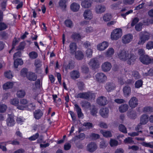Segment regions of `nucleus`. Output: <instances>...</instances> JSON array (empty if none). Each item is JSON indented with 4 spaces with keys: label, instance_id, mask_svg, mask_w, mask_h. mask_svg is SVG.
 Listing matches in <instances>:
<instances>
[{
    "label": "nucleus",
    "instance_id": "nucleus-1",
    "mask_svg": "<svg viewBox=\"0 0 153 153\" xmlns=\"http://www.w3.org/2000/svg\"><path fill=\"white\" fill-rule=\"evenodd\" d=\"M117 57L120 60L128 61L131 64L134 62L137 57L130 51L126 50H120L117 53Z\"/></svg>",
    "mask_w": 153,
    "mask_h": 153
},
{
    "label": "nucleus",
    "instance_id": "nucleus-2",
    "mask_svg": "<svg viewBox=\"0 0 153 153\" xmlns=\"http://www.w3.org/2000/svg\"><path fill=\"white\" fill-rule=\"evenodd\" d=\"M139 40L138 44L143 45L147 41L149 40L151 37V33L146 31L142 32L139 34Z\"/></svg>",
    "mask_w": 153,
    "mask_h": 153
},
{
    "label": "nucleus",
    "instance_id": "nucleus-3",
    "mask_svg": "<svg viewBox=\"0 0 153 153\" xmlns=\"http://www.w3.org/2000/svg\"><path fill=\"white\" fill-rule=\"evenodd\" d=\"M122 35V30L120 28H116L111 32V38L112 40H117L120 38Z\"/></svg>",
    "mask_w": 153,
    "mask_h": 153
},
{
    "label": "nucleus",
    "instance_id": "nucleus-4",
    "mask_svg": "<svg viewBox=\"0 0 153 153\" xmlns=\"http://www.w3.org/2000/svg\"><path fill=\"white\" fill-rule=\"evenodd\" d=\"M95 94L91 92H82L78 93L77 96V98L85 99H92L95 97Z\"/></svg>",
    "mask_w": 153,
    "mask_h": 153
},
{
    "label": "nucleus",
    "instance_id": "nucleus-5",
    "mask_svg": "<svg viewBox=\"0 0 153 153\" xmlns=\"http://www.w3.org/2000/svg\"><path fill=\"white\" fill-rule=\"evenodd\" d=\"M140 60L144 64L148 65L153 63V57H150L146 55L140 56Z\"/></svg>",
    "mask_w": 153,
    "mask_h": 153
},
{
    "label": "nucleus",
    "instance_id": "nucleus-6",
    "mask_svg": "<svg viewBox=\"0 0 153 153\" xmlns=\"http://www.w3.org/2000/svg\"><path fill=\"white\" fill-rule=\"evenodd\" d=\"M28 101L26 99H21L20 101L19 105L17 106V109L19 110H24L25 108H27L28 106H31L32 107L33 106L32 103L27 105Z\"/></svg>",
    "mask_w": 153,
    "mask_h": 153
},
{
    "label": "nucleus",
    "instance_id": "nucleus-7",
    "mask_svg": "<svg viewBox=\"0 0 153 153\" xmlns=\"http://www.w3.org/2000/svg\"><path fill=\"white\" fill-rule=\"evenodd\" d=\"M83 15L84 19L86 20L90 21L93 19V17L92 12L89 9L85 10Z\"/></svg>",
    "mask_w": 153,
    "mask_h": 153
},
{
    "label": "nucleus",
    "instance_id": "nucleus-8",
    "mask_svg": "<svg viewBox=\"0 0 153 153\" xmlns=\"http://www.w3.org/2000/svg\"><path fill=\"white\" fill-rule=\"evenodd\" d=\"M96 80L99 82H103L107 79L106 75L102 73H97L95 76Z\"/></svg>",
    "mask_w": 153,
    "mask_h": 153
},
{
    "label": "nucleus",
    "instance_id": "nucleus-9",
    "mask_svg": "<svg viewBox=\"0 0 153 153\" xmlns=\"http://www.w3.org/2000/svg\"><path fill=\"white\" fill-rule=\"evenodd\" d=\"M88 64L90 67L93 68H98L100 65L99 60L96 58L91 59Z\"/></svg>",
    "mask_w": 153,
    "mask_h": 153
},
{
    "label": "nucleus",
    "instance_id": "nucleus-10",
    "mask_svg": "<svg viewBox=\"0 0 153 153\" xmlns=\"http://www.w3.org/2000/svg\"><path fill=\"white\" fill-rule=\"evenodd\" d=\"M112 68L111 63L108 62H105L102 63L101 65L102 70L104 72L109 71Z\"/></svg>",
    "mask_w": 153,
    "mask_h": 153
},
{
    "label": "nucleus",
    "instance_id": "nucleus-11",
    "mask_svg": "<svg viewBox=\"0 0 153 153\" xmlns=\"http://www.w3.org/2000/svg\"><path fill=\"white\" fill-rule=\"evenodd\" d=\"M138 104V100L136 97H132L128 102L129 106L132 108L136 107Z\"/></svg>",
    "mask_w": 153,
    "mask_h": 153
},
{
    "label": "nucleus",
    "instance_id": "nucleus-12",
    "mask_svg": "<svg viewBox=\"0 0 153 153\" xmlns=\"http://www.w3.org/2000/svg\"><path fill=\"white\" fill-rule=\"evenodd\" d=\"M97 144L94 142H91L87 146V150L91 152H94L97 149Z\"/></svg>",
    "mask_w": 153,
    "mask_h": 153
},
{
    "label": "nucleus",
    "instance_id": "nucleus-13",
    "mask_svg": "<svg viewBox=\"0 0 153 153\" xmlns=\"http://www.w3.org/2000/svg\"><path fill=\"white\" fill-rule=\"evenodd\" d=\"M133 38L132 35L130 34H128L123 36L122 38V42L124 44H127L131 41Z\"/></svg>",
    "mask_w": 153,
    "mask_h": 153
},
{
    "label": "nucleus",
    "instance_id": "nucleus-14",
    "mask_svg": "<svg viewBox=\"0 0 153 153\" xmlns=\"http://www.w3.org/2000/svg\"><path fill=\"white\" fill-rule=\"evenodd\" d=\"M106 10L105 6L103 5L98 4L95 7V10L97 14H101L104 12Z\"/></svg>",
    "mask_w": 153,
    "mask_h": 153
},
{
    "label": "nucleus",
    "instance_id": "nucleus-15",
    "mask_svg": "<svg viewBox=\"0 0 153 153\" xmlns=\"http://www.w3.org/2000/svg\"><path fill=\"white\" fill-rule=\"evenodd\" d=\"M97 103L100 105H104L108 103L106 98L103 96H101L98 98L97 100Z\"/></svg>",
    "mask_w": 153,
    "mask_h": 153
},
{
    "label": "nucleus",
    "instance_id": "nucleus-16",
    "mask_svg": "<svg viewBox=\"0 0 153 153\" xmlns=\"http://www.w3.org/2000/svg\"><path fill=\"white\" fill-rule=\"evenodd\" d=\"M124 96L127 97H129L131 93V89L130 87L128 85L125 86L123 89Z\"/></svg>",
    "mask_w": 153,
    "mask_h": 153
},
{
    "label": "nucleus",
    "instance_id": "nucleus-17",
    "mask_svg": "<svg viewBox=\"0 0 153 153\" xmlns=\"http://www.w3.org/2000/svg\"><path fill=\"white\" fill-rule=\"evenodd\" d=\"M108 46V43L106 42H103L97 45V49L100 51H103L106 49Z\"/></svg>",
    "mask_w": 153,
    "mask_h": 153
},
{
    "label": "nucleus",
    "instance_id": "nucleus-18",
    "mask_svg": "<svg viewBox=\"0 0 153 153\" xmlns=\"http://www.w3.org/2000/svg\"><path fill=\"white\" fill-rule=\"evenodd\" d=\"M109 111V109L108 108H103L100 110V113L102 117L106 118L108 116Z\"/></svg>",
    "mask_w": 153,
    "mask_h": 153
},
{
    "label": "nucleus",
    "instance_id": "nucleus-19",
    "mask_svg": "<svg viewBox=\"0 0 153 153\" xmlns=\"http://www.w3.org/2000/svg\"><path fill=\"white\" fill-rule=\"evenodd\" d=\"M81 104L83 109L85 110H88L89 109H91V108L92 107L90 103L87 101H82L81 103Z\"/></svg>",
    "mask_w": 153,
    "mask_h": 153
},
{
    "label": "nucleus",
    "instance_id": "nucleus-20",
    "mask_svg": "<svg viewBox=\"0 0 153 153\" xmlns=\"http://www.w3.org/2000/svg\"><path fill=\"white\" fill-rule=\"evenodd\" d=\"M80 7V6L79 4L76 2L72 3L70 5L71 10L74 12H76L78 11Z\"/></svg>",
    "mask_w": 153,
    "mask_h": 153
},
{
    "label": "nucleus",
    "instance_id": "nucleus-21",
    "mask_svg": "<svg viewBox=\"0 0 153 153\" xmlns=\"http://www.w3.org/2000/svg\"><path fill=\"white\" fill-rule=\"evenodd\" d=\"M148 117L147 115L144 114L140 118V124L144 125L146 124L148 122Z\"/></svg>",
    "mask_w": 153,
    "mask_h": 153
},
{
    "label": "nucleus",
    "instance_id": "nucleus-22",
    "mask_svg": "<svg viewBox=\"0 0 153 153\" xmlns=\"http://www.w3.org/2000/svg\"><path fill=\"white\" fill-rule=\"evenodd\" d=\"M71 78L74 79H76L79 78L80 76V73L77 71H73L70 73Z\"/></svg>",
    "mask_w": 153,
    "mask_h": 153
},
{
    "label": "nucleus",
    "instance_id": "nucleus-23",
    "mask_svg": "<svg viewBox=\"0 0 153 153\" xmlns=\"http://www.w3.org/2000/svg\"><path fill=\"white\" fill-rule=\"evenodd\" d=\"M33 114L34 118L38 120L42 116L43 113L42 111L38 109L35 111Z\"/></svg>",
    "mask_w": 153,
    "mask_h": 153
},
{
    "label": "nucleus",
    "instance_id": "nucleus-24",
    "mask_svg": "<svg viewBox=\"0 0 153 153\" xmlns=\"http://www.w3.org/2000/svg\"><path fill=\"white\" fill-rule=\"evenodd\" d=\"M27 78L30 81H35L37 77L35 73L32 72H29L28 73L27 76Z\"/></svg>",
    "mask_w": 153,
    "mask_h": 153
},
{
    "label": "nucleus",
    "instance_id": "nucleus-25",
    "mask_svg": "<svg viewBox=\"0 0 153 153\" xmlns=\"http://www.w3.org/2000/svg\"><path fill=\"white\" fill-rule=\"evenodd\" d=\"M15 122L13 117L11 116H9L7 120V126H12L14 125Z\"/></svg>",
    "mask_w": 153,
    "mask_h": 153
},
{
    "label": "nucleus",
    "instance_id": "nucleus-26",
    "mask_svg": "<svg viewBox=\"0 0 153 153\" xmlns=\"http://www.w3.org/2000/svg\"><path fill=\"white\" fill-rule=\"evenodd\" d=\"M115 86L112 82L107 83L105 86V88L108 91H110L114 89Z\"/></svg>",
    "mask_w": 153,
    "mask_h": 153
},
{
    "label": "nucleus",
    "instance_id": "nucleus-27",
    "mask_svg": "<svg viewBox=\"0 0 153 153\" xmlns=\"http://www.w3.org/2000/svg\"><path fill=\"white\" fill-rule=\"evenodd\" d=\"M69 48L70 53L72 54H74L77 48V46L76 43L74 42L71 43L69 45Z\"/></svg>",
    "mask_w": 153,
    "mask_h": 153
},
{
    "label": "nucleus",
    "instance_id": "nucleus-28",
    "mask_svg": "<svg viewBox=\"0 0 153 153\" xmlns=\"http://www.w3.org/2000/svg\"><path fill=\"white\" fill-rule=\"evenodd\" d=\"M13 82H8L4 83L3 85V89L6 90L12 88L13 86Z\"/></svg>",
    "mask_w": 153,
    "mask_h": 153
},
{
    "label": "nucleus",
    "instance_id": "nucleus-29",
    "mask_svg": "<svg viewBox=\"0 0 153 153\" xmlns=\"http://www.w3.org/2000/svg\"><path fill=\"white\" fill-rule=\"evenodd\" d=\"M114 53V49L112 48H109L105 53V54L106 57H111Z\"/></svg>",
    "mask_w": 153,
    "mask_h": 153
},
{
    "label": "nucleus",
    "instance_id": "nucleus-30",
    "mask_svg": "<svg viewBox=\"0 0 153 153\" xmlns=\"http://www.w3.org/2000/svg\"><path fill=\"white\" fill-rule=\"evenodd\" d=\"M84 57L83 53L81 51H78L75 53V57L78 60H81Z\"/></svg>",
    "mask_w": 153,
    "mask_h": 153
},
{
    "label": "nucleus",
    "instance_id": "nucleus-31",
    "mask_svg": "<svg viewBox=\"0 0 153 153\" xmlns=\"http://www.w3.org/2000/svg\"><path fill=\"white\" fill-rule=\"evenodd\" d=\"M128 108V106L127 104H122L120 105L119 108V110L120 112L123 113L126 111Z\"/></svg>",
    "mask_w": 153,
    "mask_h": 153
},
{
    "label": "nucleus",
    "instance_id": "nucleus-32",
    "mask_svg": "<svg viewBox=\"0 0 153 153\" xmlns=\"http://www.w3.org/2000/svg\"><path fill=\"white\" fill-rule=\"evenodd\" d=\"M76 111L77 112L78 117L79 118L82 117L83 115L82 114L81 109L80 108L79 106L77 104L74 105Z\"/></svg>",
    "mask_w": 153,
    "mask_h": 153
},
{
    "label": "nucleus",
    "instance_id": "nucleus-33",
    "mask_svg": "<svg viewBox=\"0 0 153 153\" xmlns=\"http://www.w3.org/2000/svg\"><path fill=\"white\" fill-rule=\"evenodd\" d=\"M100 132L105 137H111L112 136L111 132L109 131L101 130H100Z\"/></svg>",
    "mask_w": 153,
    "mask_h": 153
},
{
    "label": "nucleus",
    "instance_id": "nucleus-34",
    "mask_svg": "<svg viewBox=\"0 0 153 153\" xmlns=\"http://www.w3.org/2000/svg\"><path fill=\"white\" fill-rule=\"evenodd\" d=\"M25 91L24 90H19L17 91L16 95L19 98L23 97L25 95Z\"/></svg>",
    "mask_w": 153,
    "mask_h": 153
},
{
    "label": "nucleus",
    "instance_id": "nucleus-35",
    "mask_svg": "<svg viewBox=\"0 0 153 153\" xmlns=\"http://www.w3.org/2000/svg\"><path fill=\"white\" fill-rule=\"evenodd\" d=\"M14 67L17 68L19 65H21L23 64V61L22 59H14Z\"/></svg>",
    "mask_w": 153,
    "mask_h": 153
},
{
    "label": "nucleus",
    "instance_id": "nucleus-36",
    "mask_svg": "<svg viewBox=\"0 0 153 153\" xmlns=\"http://www.w3.org/2000/svg\"><path fill=\"white\" fill-rule=\"evenodd\" d=\"M127 114L129 118L132 119H135L137 117L136 112L133 111L128 112Z\"/></svg>",
    "mask_w": 153,
    "mask_h": 153
},
{
    "label": "nucleus",
    "instance_id": "nucleus-37",
    "mask_svg": "<svg viewBox=\"0 0 153 153\" xmlns=\"http://www.w3.org/2000/svg\"><path fill=\"white\" fill-rule=\"evenodd\" d=\"M10 103L11 104L16 106L17 108V106L19 105V100L17 98H14L11 99L10 100Z\"/></svg>",
    "mask_w": 153,
    "mask_h": 153
},
{
    "label": "nucleus",
    "instance_id": "nucleus-38",
    "mask_svg": "<svg viewBox=\"0 0 153 153\" xmlns=\"http://www.w3.org/2000/svg\"><path fill=\"white\" fill-rule=\"evenodd\" d=\"M111 18V15L110 14L106 13L103 16L102 19L104 21L107 22L109 21Z\"/></svg>",
    "mask_w": 153,
    "mask_h": 153
},
{
    "label": "nucleus",
    "instance_id": "nucleus-39",
    "mask_svg": "<svg viewBox=\"0 0 153 153\" xmlns=\"http://www.w3.org/2000/svg\"><path fill=\"white\" fill-rule=\"evenodd\" d=\"M146 48L148 50L153 49V41H150L148 42L146 44Z\"/></svg>",
    "mask_w": 153,
    "mask_h": 153
},
{
    "label": "nucleus",
    "instance_id": "nucleus-40",
    "mask_svg": "<svg viewBox=\"0 0 153 153\" xmlns=\"http://www.w3.org/2000/svg\"><path fill=\"white\" fill-rule=\"evenodd\" d=\"M141 144L143 146L146 147H149L151 148H153V142L146 143V142H143L141 143Z\"/></svg>",
    "mask_w": 153,
    "mask_h": 153
},
{
    "label": "nucleus",
    "instance_id": "nucleus-41",
    "mask_svg": "<svg viewBox=\"0 0 153 153\" xmlns=\"http://www.w3.org/2000/svg\"><path fill=\"white\" fill-rule=\"evenodd\" d=\"M65 24L67 27L70 28L72 27L73 25L72 22L70 19H67L65 20Z\"/></svg>",
    "mask_w": 153,
    "mask_h": 153
},
{
    "label": "nucleus",
    "instance_id": "nucleus-42",
    "mask_svg": "<svg viewBox=\"0 0 153 153\" xmlns=\"http://www.w3.org/2000/svg\"><path fill=\"white\" fill-rule=\"evenodd\" d=\"M37 53L35 51H32L29 53V56L31 59H35L38 57Z\"/></svg>",
    "mask_w": 153,
    "mask_h": 153
},
{
    "label": "nucleus",
    "instance_id": "nucleus-43",
    "mask_svg": "<svg viewBox=\"0 0 153 153\" xmlns=\"http://www.w3.org/2000/svg\"><path fill=\"white\" fill-rule=\"evenodd\" d=\"M90 137L92 140H95L99 139L100 137V136L98 134L92 133L91 134Z\"/></svg>",
    "mask_w": 153,
    "mask_h": 153
},
{
    "label": "nucleus",
    "instance_id": "nucleus-44",
    "mask_svg": "<svg viewBox=\"0 0 153 153\" xmlns=\"http://www.w3.org/2000/svg\"><path fill=\"white\" fill-rule=\"evenodd\" d=\"M5 76L7 78L11 79L13 76V74L10 71H7L4 73Z\"/></svg>",
    "mask_w": 153,
    "mask_h": 153
},
{
    "label": "nucleus",
    "instance_id": "nucleus-45",
    "mask_svg": "<svg viewBox=\"0 0 153 153\" xmlns=\"http://www.w3.org/2000/svg\"><path fill=\"white\" fill-rule=\"evenodd\" d=\"M119 129L120 131L124 133H127L126 127L123 124H120L119 126Z\"/></svg>",
    "mask_w": 153,
    "mask_h": 153
},
{
    "label": "nucleus",
    "instance_id": "nucleus-46",
    "mask_svg": "<svg viewBox=\"0 0 153 153\" xmlns=\"http://www.w3.org/2000/svg\"><path fill=\"white\" fill-rule=\"evenodd\" d=\"M93 51L90 48H88L85 52V54L87 57L91 58L92 56Z\"/></svg>",
    "mask_w": 153,
    "mask_h": 153
},
{
    "label": "nucleus",
    "instance_id": "nucleus-47",
    "mask_svg": "<svg viewBox=\"0 0 153 153\" xmlns=\"http://www.w3.org/2000/svg\"><path fill=\"white\" fill-rule=\"evenodd\" d=\"M123 142L125 144H131L134 143V141L132 138L128 137L126 138Z\"/></svg>",
    "mask_w": 153,
    "mask_h": 153
},
{
    "label": "nucleus",
    "instance_id": "nucleus-48",
    "mask_svg": "<svg viewBox=\"0 0 153 153\" xmlns=\"http://www.w3.org/2000/svg\"><path fill=\"white\" fill-rule=\"evenodd\" d=\"M118 144V142L117 141L112 139H110V145L111 147L117 146Z\"/></svg>",
    "mask_w": 153,
    "mask_h": 153
},
{
    "label": "nucleus",
    "instance_id": "nucleus-49",
    "mask_svg": "<svg viewBox=\"0 0 153 153\" xmlns=\"http://www.w3.org/2000/svg\"><path fill=\"white\" fill-rule=\"evenodd\" d=\"M108 144L105 141L102 140L100 142L99 147L100 149H104L107 146Z\"/></svg>",
    "mask_w": 153,
    "mask_h": 153
},
{
    "label": "nucleus",
    "instance_id": "nucleus-50",
    "mask_svg": "<svg viewBox=\"0 0 153 153\" xmlns=\"http://www.w3.org/2000/svg\"><path fill=\"white\" fill-rule=\"evenodd\" d=\"M28 72H27V69L24 68L22 69L21 71V75L23 77H27V75Z\"/></svg>",
    "mask_w": 153,
    "mask_h": 153
},
{
    "label": "nucleus",
    "instance_id": "nucleus-51",
    "mask_svg": "<svg viewBox=\"0 0 153 153\" xmlns=\"http://www.w3.org/2000/svg\"><path fill=\"white\" fill-rule=\"evenodd\" d=\"M143 85V81L141 80L137 81L135 84V87L136 88H139L142 86Z\"/></svg>",
    "mask_w": 153,
    "mask_h": 153
},
{
    "label": "nucleus",
    "instance_id": "nucleus-52",
    "mask_svg": "<svg viewBox=\"0 0 153 153\" xmlns=\"http://www.w3.org/2000/svg\"><path fill=\"white\" fill-rule=\"evenodd\" d=\"M71 37L74 39H79L81 38V36L79 33H74L72 35Z\"/></svg>",
    "mask_w": 153,
    "mask_h": 153
},
{
    "label": "nucleus",
    "instance_id": "nucleus-53",
    "mask_svg": "<svg viewBox=\"0 0 153 153\" xmlns=\"http://www.w3.org/2000/svg\"><path fill=\"white\" fill-rule=\"evenodd\" d=\"M66 1L65 0H61L59 2V6L62 8L65 9L66 7Z\"/></svg>",
    "mask_w": 153,
    "mask_h": 153
},
{
    "label": "nucleus",
    "instance_id": "nucleus-54",
    "mask_svg": "<svg viewBox=\"0 0 153 153\" xmlns=\"http://www.w3.org/2000/svg\"><path fill=\"white\" fill-rule=\"evenodd\" d=\"M91 114L93 116H96V114L97 113V109L95 108L94 105H92V107L91 108Z\"/></svg>",
    "mask_w": 153,
    "mask_h": 153
},
{
    "label": "nucleus",
    "instance_id": "nucleus-55",
    "mask_svg": "<svg viewBox=\"0 0 153 153\" xmlns=\"http://www.w3.org/2000/svg\"><path fill=\"white\" fill-rule=\"evenodd\" d=\"M7 108V106L4 104L0 105V112H4Z\"/></svg>",
    "mask_w": 153,
    "mask_h": 153
},
{
    "label": "nucleus",
    "instance_id": "nucleus-56",
    "mask_svg": "<svg viewBox=\"0 0 153 153\" xmlns=\"http://www.w3.org/2000/svg\"><path fill=\"white\" fill-rule=\"evenodd\" d=\"M8 142H4L0 144V149H1L3 151H6L7 150V149L6 147V146Z\"/></svg>",
    "mask_w": 153,
    "mask_h": 153
},
{
    "label": "nucleus",
    "instance_id": "nucleus-57",
    "mask_svg": "<svg viewBox=\"0 0 153 153\" xmlns=\"http://www.w3.org/2000/svg\"><path fill=\"white\" fill-rule=\"evenodd\" d=\"M7 27V25L6 24L3 22L0 23V31L5 30Z\"/></svg>",
    "mask_w": 153,
    "mask_h": 153
},
{
    "label": "nucleus",
    "instance_id": "nucleus-58",
    "mask_svg": "<svg viewBox=\"0 0 153 153\" xmlns=\"http://www.w3.org/2000/svg\"><path fill=\"white\" fill-rule=\"evenodd\" d=\"M142 24L141 23H139L136 25L135 27L136 30L138 31H141L142 30Z\"/></svg>",
    "mask_w": 153,
    "mask_h": 153
},
{
    "label": "nucleus",
    "instance_id": "nucleus-59",
    "mask_svg": "<svg viewBox=\"0 0 153 153\" xmlns=\"http://www.w3.org/2000/svg\"><path fill=\"white\" fill-rule=\"evenodd\" d=\"M83 126L85 127L88 129H90L92 128L93 127V125L92 124L90 123H84L83 124Z\"/></svg>",
    "mask_w": 153,
    "mask_h": 153
},
{
    "label": "nucleus",
    "instance_id": "nucleus-60",
    "mask_svg": "<svg viewBox=\"0 0 153 153\" xmlns=\"http://www.w3.org/2000/svg\"><path fill=\"white\" fill-rule=\"evenodd\" d=\"M132 75L135 79H137L140 78L139 73L137 71H133L132 73Z\"/></svg>",
    "mask_w": 153,
    "mask_h": 153
},
{
    "label": "nucleus",
    "instance_id": "nucleus-61",
    "mask_svg": "<svg viewBox=\"0 0 153 153\" xmlns=\"http://www.w3.org/2000/svg\"><path fill=\"white\" fill-rule=\"evenodd\" d=\"M34 65L36 68H40L42 65L41 61L38 60H36L34 63Z\"/></svg>",
    "mask_w": 153,
    "mask_h": 153
},
{
    "label": "nucleus",
    "instance_id": "nucleus-62",
    "mask_svg": "<svg viewBox=\"0 0 153 153\" xmlns=\"http://www.w3.org/2000/svg\"><path fill=\"white\" fill-rule=\"evenodd\" d=\"M94 31V29L92 27L90 26L86 27L85 28V31L87 33H92Z\"/></svg>",
    "mask_w": 153,
    "mask_h": 153
},
{
    "label": "nucleus",
    "instance_id": "nucleus-63",
    "mask_svg": "<svg viewBox=\"0 0 153 153\" xmlns=\"http://www.w3.org/2000/svg\"><path fill=\"white\" fill-rule=\"evenodd\" d=\"M111 9L114 10H118L120 8L119 7V5L117 3H114L111 6Z\"/></svg>",
    "mask_w": 153,
    "mask_h": 153
},
{
    "label": "nucleus",
    "instance_id": "nucleus-64",
    "mask_svg": "<svg viewBox=\"0 0 153 153\" xmlns=\"http://www.w3.org/2000/svg\"><path fill=\"white\" fill-rule=\"evenodd\" d=\"M81 70L82 72L85 74L88 73L89 72V68L86 66H83L81 68Z\"/></svg>",
    "mask_w": 153,
    "mask_h": 153
}]
</instances>
